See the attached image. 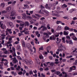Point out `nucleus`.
<instances>
[{"label":"nucleus","instance_id":"f257e3e1","mask_svg":"<svg viewBox=\"0 0 77 77\" xmlns=\"http://www.w3.org/2000/svg\"><path fill=\"white\" fill-rule=\"evenodd\" d=\"M60 48L62 49V50L64 51L66 50V48H65V47L64 46V45H62V44H60Z\"/></svg>","mask_w":77,"mask_h":77},{"label":"nucleus","instance_id":"f03ea898","mask_svg":"<svg viewBox=\"0 0 77 77\" xmlns=\"http://www.w3.org/2000/svg\"><path fill=\"white\" fill-rule=\"evenodd\" d=\"M23 17H22L23 19L26 20L27 18V16L26 15V14H23L22 15Z\"/></svg>","mask_w":77,"mask_h":77},{"label":"nucleus","instance_id":"7ed1b4c3","mask_svg":"<svg viewBox=\"0 0 77 77\" xmlns=\"http://www.w3.org/2000/svg\"><path fill=\"white\" fill-rule=\"evenodd\" d=\"M16 12L15 11H13L11 13V17H14V16H15V13Z\"/></svg>","mask_w":77,"mask_h":77},{"label":"nucleus","instance_id":"20e7f679","mask_svg":"<svg viewBox=\"0 0 77 77\" xmlns=\"http://www.w3.org/2000/svg\"><path fill=\"white\" fill-rule=\"evenodd\" d=\"M13 61V63H17V62H18V60H17V58H16V57H15V58L14 59V60H12Z\"/></svg>","mask_w":77,"mask_h":77},{"label":"nucleus","instance_id":"39448f33","mask_svg":"<svg viewBox=\"0 0 77 77\" xmlns=\"http://www.w3.org/2000/svg\"><path fill=\"white\" fill-rule=\"evenodd\" d=\"M16 49L17 50H18V51H21V50L20 46V45H17V47L16 48Z\"/></svg>","mask_w":77,"mask_h":77},{"label":"nucleus","instance_id":"423d86ee","mask_svg":"<svg viewBox=\"0 0 77 77\" xmlns=\"http://www.w3.org/2000/svg\"><path fill=\"white\" fill-rule=\"evenodd\" d=\"M57 42H56L57 43V44H59V43H60V42H61V41H62V39H59V38H57Z\"/></svg>","mask_w":77,"mask_h":77},{"label":"nucleus","instance_id":"0eeeda50","mask_svg":"<svg viewBox=\"0 0 77 77\" xmlns=\"http://www.w3.org/2000/svg\"><path fill=\"white\" fill-rule=\"evenodd\" d=\"M11 9H12V8L11 7H8L6 8V11L7 12H9L11 10Z\"/></svg>","mask_w":77,"mask_h":77},{"label":"nucleus","instance_id":"6e6552de","mask_svg":"<svg viewBox=\"0 0 77 77\" xmlns=\"http://www.w3.org/2000/svg\"><path fill=\"white\" fill-rule=\"evenodd\" d=\"M25 25V23L24 22H22V21L20 23V26H21V27H24V26Z\"/></svg>","mask_w":77,"mask_h":77},{"label":"nucleus","instance_id":"1a4fd4ad","mask_svg":"<svg viewBox=\"0 0 77 77\" xmlns=\"http://www.w3.org/2000/svg\"><path fill=\"white\" fill-rule=\"evenodd\" d=\"M9 26H10L12 28V27H14V25H13V23H12L10 22L9 23Z\"/></svg>","mask_w":77,"mask_h":77},{"label":"nucleus","instance_id":"9d476101","mask_svg":"<svg viewBox=\"0 0 77 77\" xmlns=\"http://www.w3.org/2000/svg\"><path fill=\"white\" fill-rule=\"evenodd\" d=\"M52 15H54L56 17H60V15L57 14H52Z\"/></svg>","mask_w":77,"mask_h":77},{"label":"nucleus","instance_id":"9b49d317","mask_svg":"<svg viewBox=\"0 0 77 77\" xmlns=\"http://www.w3.org/2000/svg\"><path fill=\"white\" fill-rule=\"evenodd\" d=\"M69 33V32H66V31H64L63 32V34L64 35H66V36L67 35H68Z\"/></svg>","mask_w":77,"mask_h":77},{"label":"nucleus","instance_id":"f8f14e48","mask_svg":"<svg viewBox=\"0 0 77 77\" xmlns=\"http://www.w3.org/2000/svg\"><path fill=\"white\" fill-rule=\"evenodd\" d=\"M72 38L74 40V41L77 40V37H75V35H73L72 37Z\"/></svg>","mask_w":77,"mask_h":77},{"label":"nucleus","instance_id":"ddd939ff","mask_svg":"<svg viewBox=\"0 0 77 77\" xmlns=\"http://www.w3.org/2000/svg\"><path fill=\"white\" fill-rule=\"evenodd\" d=\"M57 30H60L62 29V26H58L57 28Z\"/></svg>","mask_w":77,"mask_h":77},{"label":"nucleus","instance_id":"4468645a","mask_svg":"<svg viewBox=\"0 0 77 77\" xmlns=\"http://www.w3.org/2000/svg\"><path fill=\"white\" fill-rule=\"evenodd\" d=\"M3 23H2V22H0V25H1L0 27L1 28V29H3V30L4 29V28H3Z\"/></svg>","mask_w":77,"mask_h":77},{"label":"nucleus","instance_id":"2eb2a0df","mask_svg":"<svg viewBox=\"0 0 77 77\" xmlns=\"http://www.w3.org/2000/svg\"><path fill=\"white\" fill-rule=\"evenodd\" d=\"M62 73L63 74H65L64 77H66L68 76V75H67V74L66 72H63Z\"/></svg>","mask_w":77,"mask_h":77},{"label":"nucleus","instance_id":"dca6fc26","mask_svg":"<svg viewBox=\"0 0 77 77\" xmlns=\"http://www.w3.org/2000/svg\"><path fill=\"white\" fill-rule=\"evenodd\" d=\"M48 4H46L45 5V8L48 9H51V8L48 7Z\"/></svg>","mask_w":77,"mask_h":77},{"label":"nucleus","instance_id":"f3484780","mask_svg":"<svg viewBox=\"0 0 77 77\" xmlns=\"http://www.w3.org/2000/svg\"><path fill=\"white\" fill-rule=\"evenodd\" d=\"M25 25L27 26V27L29 26V23L28 22H25Z\"/></svg>","mask_w":77,"mask_h":77},{"label":"nucleus","instance_id":"a211bd4d","mask_svg":"<svg viewBox=\"0 0 77 77\" xmlns=\"http://www.w3.org/2000/svg\"><path fill=\"white\" fill-rule=\"evenodd\" d=\"M69 27L67 26H66L64 28L65 30H69Z\"/></svg>","mask_w":77,"mask_h":77},{"label":"nucleus","instance_id":"6ab92c4d","mask_svg":"<svg viewBox=\"0 0 77 77\" xmlns=\"http://www.w3.org/2000/svg\"><path fill=\"white\" fill-rule=\"evenodd\" d=\"M4 65L5 66H7V67H8V62H7L4 63Z\"/></svg>","mask_w":77,"mask_h":77},{"label":"nucleus","instance_id":"aec40b11","mask_svg":"<svg viewBox=\"0 0 77 77\" xmlns=\"http://www.w3.org/2000/svg\"><path fill=\"white\" fill-rule=\"evenodd\" d=\"M43 34L44 35H46V36H47L48 38H49V37H50V36H49V35L47 33L44 32Z\"/></svg>","mask_w":77,"mask_h":77},{"label":"nucleus","instance_id":"412c9836","mask_svg":"<svg viewBox=\"0 0 77 77\" xmlns=\"http://www.w3.org/2000/svg\"><path fill=\"white\" fill-rule=\"evenodd\" d=\"M55 74H57V75H59L60 74V72L59 71H57L55 72Z\"/></svg>","mask_w":77,"mask_h":77},{"label":"nucleus","instance_id":"4be33fe9","mask_svg":"<svg viewBox=\"0 0 77 77\" xmlns=\"http://www.w3.org/2000/svg\"><path fill=\"white\" fill-rule=\"evenodd\" d=\"M49 65L51 66H54V63L52 62L51 63H50L49 64Z\"/></svg>","mask_w":77,"mask_h":77},{"label":"nucleus","instance_id":"5701e85b","mask_svg":"<svg viewBox=\"0 0 77 77\" xmlns=\"http://www.w3.org/2000/svg\"><path fill=\"white\" fill-rule=\"evenodd\" d=\"M43 12H45V13L46 14H48V11H47V10H44L43 11Z\"/></svg>","mask_w":77,"mask_h":77},{"label":"nucleus","instance_id":"b1692460","mask_svg":"<svg viewBox=\"0 0 77 77\" xmlns=\"http://www.w3.org/2000/svg\"><path fill=\"white\" fill-rule=\"evenodd\" d=\"M22 44L23 47H25V43L23 41L22 42Z\"/></svg>","mask_w":77,"mask_h":77},{"label":"nucleus","instance_id":"393cba45","mask_svg":"<svg viewBox=\"0 0 77 77\" xmlns=\"http://www.w3.org/2000/svg\"><path fill=\"white\" fill-rule=\"evenodd\" d=\"M7 11H2V14H6V13H7Z\"/></svg>","mask_w":77,"mask_h":77},{"label":"nucleus","instance_id":"a878e982","mask_svg":"<svg viewBox=\"0 0 77 77\" xmlns=\"http://www.w3.org/2000/svg\"><path fill=\"white\" fill-rule=\"evenodd\" d=\"M73 65H77V60H75V63H73Z\"/></svg>","mask_w":77,"mask_h":77},{"label":"nucleus","instance_id":"bb28decb","mask_svg":"<svg viewBox=\"0 0 77 77\" xmlns=\"http://www.w3.org/2000/svg\"><path fill=\"white\" fill-rule=\"evenodd\" d=\"M5 4L4 3H2L1 4V6L2 7V8H4L5 7Z\"/></svg>","mask_w":77,"mask_h":77},{"label":"nucleus","instance_id":"cd10ccee","mask_svg":"<svg viewBox=\"0 0 77 77\" xmlns=\"http://www.w3.org/2000/svg\"><path fill=\"white\" fill-rule=\"evenodd\" d=\"M69 44H72H72H73V42H72V40H70L69 41Z\"/></svg>","mask_w":77,"mask_h":77},{"label":"nucleus","instance_id":"c85d7f7f","mask_svg":"<svg viewBox=\"0 0 77 77\" xmlns=\"http://www.w3.org/2000/svg\"><path fill=\"white\" fill-rule=\"evenodd\" d=\"M39 58L40 59H42L44 58L42 55H40L39 56Z\"/></svg>","mask_w":77,"mask_h":77},{"label":"nucleus","instance_id":"c756f323","mask_svg":"<svg viewBox=\"0 0 77 77\" xmlns=\"http://www.w3.org/2000/svg\"><path fill=\"white\" fill-rule=\"evenodd\" d=\"M46 50H50L51 49V48H50V46H48L46 48Z\"/></svg>","mask_w":77,"mask_h":77},{"label":"nucleus","instance_id":"7c9ffc66","mask_svg":"<svg viewBox=\"0 0 77 77\" xmlns=\"http://www.w3.org/2000/svg\"><path fill=\"white\" fill-rule=\"evenodd\" d=\"M57 35H55V37H58L59 36V33H57Z\"/></svg>","mask_w":77,"mask_h":77},{"label":"nucleus","instance_id":"2f4dec72","mask_svg":"<svg viewBox=\"0 0 77 77\" xmlns=\"http://www.w3.org/2000/svg\"><path fill=\"white\" fill-rule=\"evenodd\" d=\"M26 28H25L24 30H23V31H20V32L21 33H24V32H26Z\"/></svg>","mask_w":77,"mask_h":77},{"label":"nucleus","instance_id":"473e14b6","mask_svg":"<svg viewBox=\"0 0 77 77\" xmlns=\"http://www.w3.org/2000/svg\"><path fill=\"white\" fill-rule=\"evenodd\" d=\"M72 67H71L70 68L68 72H71V71H72Z\"/></svg>","mask_w":77,"mask_h":77},{"label":"nucleus","instance_id":"72a5a7b5","mask_svg":"<svg viewBox=\"0 0 77 77\" xmlns=\"http://www.w3.org/2000/svg\"><path fill=\"white\" fill-rule=\"evenodd\" d=\"M18 35L19 36H21V35H24V34L22 33H18Z\"/></svg>","mask_w":77,"mask_h":77},{"label":"nucleus","instance_id":"f704fd0d","mask_svg":"<svg viewBox=\"0 0 77 77\" xmlns=\"http://www.w3.org/2000/svg\"><path fill=\"white\" fill-rule=\"evenodd\" d=\"M43 31H44V30H47V27H45V26H43Z\"/></svg>","mask_w":77,"mask_h":77},{"label":"nucleus","instance_id":"c9c22d12","mask_svg":"<svg viewBox=\"0 0 77 77\" xmlns=\"http://www.w3.org/2000/svg\"><path fill=\"white\" fill-rule=\"evenodd\" d=\"M29 65H31V64H32V61L31 60H29Z\"/></svg>","mask_w":77,"mask_h":77},{"label":"nucleus","instance_id":"e433bc0d","mask_svg":"<svg viewBox=\"0 0 77 77\" xmlns=\"http://www.w3.org/2000/svg\"><path fill=\"white\" fill-rule=\"evenodd\" d=\"M29 31H27L25 32H24V33L26 35H27V34H29Z\"/></svg>","mask_w":77,"mask_h":77},{"label":"nucleus","instance_id":"4c0bfd02","mask_svg":"<svg viewBox=\"0 0 77 77\" xmlns=\"http://www.w3.org/2000/svg\"><path fill=\"white\" fill-rule=\"evenodd\" d=\"M62 23V22L60 21H57L56 22V23L57 24H59V23Z\"/></svg>","mask_w":77,"mask_h":77},{"label":"nucleus","instance_id":"58836bf2","mask_svg":"<svg viewBox=\"0 0 77 77\" xmlns=\"http://www.w3.org/2000/svg\"><path fill=\"white\" fill-rule=\"evenodd\" d=\"M71 25H72V24H75V21H72V23H71Z\"/></svg>","mask_w":77,"mask_h":77},{"label":"nucleus","instance_id":"ea45409f","mask_svg":"<svg viewBox=\"0 0 77 77\" xmlns=\"http://www.w3.org/2000/svg\"><path fill=\"white\" fill-rule=\"evenodd\" d=\"M17 59H20V60H22V58L20 57V56H17Z\"/></svg>","mask_w":77,"mask_h":77},{"label":"nucleus","instance_id":"a19ab883","mask_svg":"<svg viewBox=\"0 0 77 77\" xmlns=\"http://www.w3.org/2000/svg\"><path fill=\"white\" fill-rule=\"evenodd\" d=\"M27 18H29V19H32V17L29 16L28 15H27Z\"/></svg>","mask_w":77,"mask_h":77},{"label":"nucleus","instance_id":"79ce46f5","mask_svg":"<svg viewBox=\"0 0 77 77\" xmlns=\"http://www.w3.org/2000/svg\"><path fill=\"white\" fill-rule=\"evenodd\" d=\"M18 74L19 75H22V74H23V72L20 71V72H19L18 73Z\"/></svg>","mask_w":77,"mask_h":77},{"label":"nucleus","instance_id":"37998d69","mask_svg":"<svg viewBox=\"0 0 77 77\" xmlns=\"http://www.w3.org/2000/svg\"><path fill=\"white\" fill-rule=\"evenodd\" d=\"M29 74L31 75V74H33V71H30L29 72Z\"/></svg>","mask_w":77,"mask_h":77},{"label":"nucleus","instance_id":"c03bdc74","mask_svg":"<svg viewBox=\"0 0 77 77\" xmlns=\"http://www.w3.org/2000/svg\"><path fill=\"white\" fill-rule=\"evenodd\" d=\"M10 69H11L12 71H13L14 70H15V69L14 68L12 67H10Z\"/></svg>","mask_w":77,"mask_h":77},{"label":"nucleus","instance_id":"a18cd8bd","mask_svg":"<svg viewBox=\"0 0 77 77\" xmlns=\"http://www.w3.org/2000/svg\"><path fill=\"white\" fill-rule=\"evenodd\" d=\"M24 6L26 8H29V6L28 5H24Z\"/></svg>","mask_w":77,"mask_h":77},{"label":"nucleus","instance_id":"49530a36","mask_svg":"<svg viewBox=\"0 0 77 77\" xmlns=\"http://www.w3.org/2000/svg\"><path fill=\"white\" fill-rule=\"evenodd\" d=\"M36 16H37V17H39V18H40V17H41V15H40L39 14H36Z\"/></svg>","mask_w":77,"mask_h":77},{"label":"nucleus","instance_id":"de8ad7c7","mask_svg":"<svg viewBox=\"0 0 77 77\" xmlns=\"http://www.w3.org/2000/svg\"><path fill=\"white\" fill-rule=\"evenodd\" d=\"M33 49H34V53H36V48H35V46H33Z\"/></svg>","mask_w":77,"mask_h":77},{"label":"nucleus","instance_id":"09e8293b","mask_svg":"<svg viewBox=\"0 0 77 77\" xmlns=\"http://www.w3.org/2000/svg\"><path fill=\"white\" fill-rule=\"evenodd\" d=\"M41 20H42V21H43L44 20H45V17H42L40 18Z\"/></svg>","mask_w":77,"mask_h":77},{"label":"nucleus","instance_id":"8fccbe9b","mask_svg":"<svg viewBox=\"0 0 77 77\" xmlns=\"http://www.w3.org/2000/svg\"><path fill=\"white\" fill-rule=\"evenodd\" d=\"M69 36H74V33H72L70 34Z\"/></svg>","mask_w":77,"mask_h":77},{"label":"nucleus","instance_id":"3c124183","mask_svg":"<svg viewBox=\"0 0 77 77\" xmlns=\"http://www.w3.org/2000/svg\"><path fill=\"white\" fill-rule=\"evenodd\" d=\"M13 57H15V56H16V54L15 53V52H14V53L13 54Z\"/></svg>","mask_w":77,"mask_h":77},{"label":"nucleus","instance_id":"603ef678","mask_svg":"<svg viewBox=\"0 0 77 77\" xmlns=\"http://www.w3.org/2000/svg\"><path fill=\"white\" fill-rule=\"evenodd\" d=\"M15 3H16V1H14L13 2H12V5H13V6L15 5Z\"/></svg>","mask_w":77,"mask_h":77},{"label":"nucleus","instance_id":"864d4df0","mask_svg":"<svg viewBox=\"0 0 77 77\" xmlns=\"http://www.w3.org/2000/svg\"><path fill=\"white\" fill-rule=\"evenodd\" d=\"M40 50H44V48H43V47L42 46L41 47L39 48Z\"/></svg>","mask_w":77,"mask_h":77},{"label":"nucleus","instance_id":"5fc2aeb1","mask_svg":"<svg viewBox=\"0 0 77 77\" xmlns=\"http://www.w3.org/2000/svg\"><path fill=\"white\" fill-rule=\"evenodd\" d=\"M2 44H4V42H5V40H3V39H2Z\"/></svg>","mask_w":77,"mask_h":77},{"label":"nucleus","instance_id":"6e6d98bb","mask_svg":"<svg viewBox=\"0 0 77 77\" xmlns=\"http://www.w3.org/2000/svg\"><path fill=\"white\" fill-rule=\"evenodd\" d=\"M33 72H34V73L35 74H36V73L37 72V71L36 70H35V71L33 70Z\"/></svg>","mask_w":77,"mask_h":77},{"label":"nucleus","instance_id":"4d7b16f0","mask_svg":"<svg viewBox=\"0 0 77 77\" xmlns=\"http://www.w3.org/2000/svg\"><path fill=\"white\" fill-rule=\"evenodd\" d=\"M49 58L50 59V60H53V57L51 56L49 57Z\"/></svg>","mask_w":77,"mask_h":77},{"label":"nucleus","instance_id":"13d9d810","mask_svg":"<svg viewBox=\"0 0 77 77\" xmlns=\"http://www.w3.org/2000/svg\"><path fill=\"white\" fill-rule=\"evenodd\" d=\"M19 44V42L16 41L14 43V44Z\"/></svg>","mask_w":77,"mask_h":77},{"label":"nucleus","instance_id":"bf43d9fd","mask_svg":"<svg viewBox=\"0 0 77 77\" xmlns=\"http://www.w3.org/2000/svg\"><path fill=\"white\" fill-rule=\"evenodd\" d=\"M17 22L18 23H21L22 22V21L20 20H17Z\"/></svg>","mask_w":77,"mask_h":77},{"label":"nucleus","instance_id":"052dcab7","mask_svg":"<svg viewBox=\"0 0 77 77\" xmlns=\"http://www.w3.org/2000/svg\"><path fill=\"white\" fill-rule=\"evenodd\" d=\"M12 50H13L14 52H15V48L14 47L12 48Z\"/></svg>","mask_w":77,"mask_h":77},{"label":"nucleus","instance_id":"680f3d73","mask_svg":"<svg viewBox=\"0 0 77 77\" xmlns=\"http://www.w3.org/2000/svg\"><path fill=\"white\" fill-rule=\"evenodd\" d=\"M41 76H42V77H45V75H44V74L43 73L41 74Z\"/></svg>","mask_w":77,"mask_h":77},{"label":"nucleus","instance_id":"e2e57ef3","mask_svg":"<svg viewBox=\"0 0 77 77\" xmlns=\"http://www.w3.org/2000/svg\"><path fill=\"white\" fill-rule=\"evenodd\" d=\"M8 5H10V4H12V2H8Z\"/></svg>","mask_w":77,"mask_h":77},{"label":"nucleus","instance_id":"0e129e2a","mask_svg":"<svg viewBox=\"0 0 77 77\" xmlns=\"http://www.w3.org/2000/svg\"><path fill=\"white\" fill-rule=\"evenodd\" d=\"M60 62V61H57V62H55L54 63L55 64H58V63H59Z\"/></svg>","mask_w":77,"mask_h":77},{"label":"nucleus","instance_id":"69168bd1","mask_svg":"<svg viewBox=\"0 0 77 77\" xmlns=\"http://www.w3.org/2000/svg\"><path fill=\"white\" fill-rule=\"evenodd\" d=\"M53 40H56V37H54V36H53L52 37Z\"/></svg>","mask_w":77,"mask_h":77},{"label":"nucleus","instance_id":"338daca9","mask_svg":"<svg viewBox=\"0 0 77 77\" xmlns=\"http://www.w3.org/2000/svg\"><path fill=\"white\" fill-rule=\"evenodd\" d=\"M10 65L11 66H13L14 65V64L12 63V62H11L10 63Z\"/></svg>","mask_w":77,"mask_h":77},{"label":"nucleus","instance_id":"774afa93","mask_svg":"<svg viewBox=\"0 0 77 77\" xmlns=\"http://www.w3.org/2000/svg\"><path fill=\"white\" fill-rule=\"evenodd\" d=\"M73 75H77V72L73 73Z\"/></svg>","mask_w":77,"mask_h":77}]
</instances>
